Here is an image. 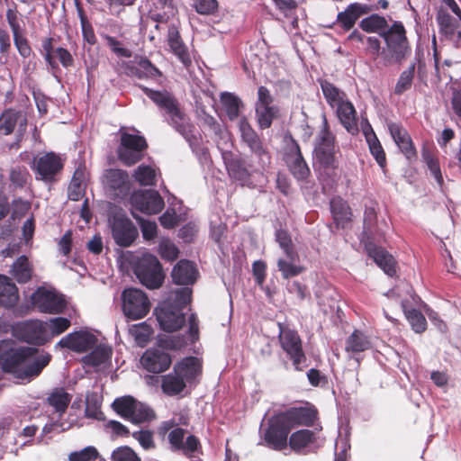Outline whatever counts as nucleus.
Segmentation results:
<instances>
[{"instance_id":"nucleus-15","label":"nucleus","mask_w":461,"mask_h":461,"mask_svg":"<svg viewBox=\"0 0 461 461\" xmlns=\"http://www.w3.org/2000/svg\"><path fill=\"white\" fill-rule=\"evenodd\" d=\"M112 233L115 242L122 247L130 246L138 234L132 222L123 215H116L113 217Z\"/></svg>"},{"instance_id":"nucleus-21","label":"nucleus","mask_w":461,"mask_h":461,"mask_svg":"<svg viewBox=\"0 0 461 461\" xmlns=\"http://www.w3.org/2000/svg\"><path fill=\"white\" fill-rule=\"evenodd\" d=\"M334 108H336L337 116L344 128L352 135L357 134L358 132L357 113L352 103L345 99Z\"/></svg>"},{"instance_id":"nucleus-13","label":"nucleus","mask_w":461,"mask_h":461,"mask_svg":"<svg viewBox=\"0 0 461 461\" xmlns=\"http://www.w3.org/2000/svg\"><path fill=\"white\" fill-rule=\"evenodd\" d=\"M279 340L282 348L293 360L296 369H301L300 365L305 360V355L302 348V340L294 330L281 328Z\"/></svg>"},{"instance_id":"nucleus-42","label":"nucleus","mask_w":461,"mask_h":461,"mask_svg":"<svg viewBox=\"0 0 461 461\" xmlns=\"http://www.w3.org/2000/svg\"><path fill=\"white\" fill-rule=\"evenodd\" d=\"M133 177L140 185H153L156 171L149 166L140 165L135 169Z\"/></svg>"},{"instance_id":"nucleus-57","label":"nucleus","mask_w":461,"mask_h":461,"mask_svg":"<svg viewBox=\"0 0 461 461\" xmlns=\"http://www.w3.org/2000/svg\"><path fill=\"white\" fill-rule=\"evenodd\" d=\"M240 130L242 140L247 143V145L259 140L258 134L254 131L245 118L241 119L240 122Z\"/></svg>"},{"instance_id":"nucleus-2","label":"nucleus","mask_w":461,"mask_h":461,"mask_svg":"<svg viewBox=\"0 0 461 461\" xmlns=\"http://www.w3.org/2000/svg\"><path fill=\"white\" fill-rule=\"evenodd\" d=\"M386 48L381 52L382 67L400 64L410 53L406 32L402 23L394 22L382 33Z\"/></svg>"},{"instance_id":"nucleus-27","label":"nucleus","mask_w":461,"mask_h":461,"mask_svg":"<svg viewBox=\"0 0 461 461\" xmlns=\"http://www.w3.org/2000/svg\"><path fill=\"white\" fill-rule=\"evenodd\" d=\"M19 300V294L16 285L6 276L0 275V305L12 307Z\"/></svg>"},{"instance_id":"nucleus-31","label":"nucleus","mask_w":461,"mask_h":461,"mask_svg":"<svg viewBox=\"0 0 461 461\" xmlns=\"http://www.w3.org/2000/svg\"><path fill=\"white\" fill-rule=\"evenodd\" d=\"M372 343L369 338L360 330H355L346 341L345 349L347 352L359 353L371 348Z\"/></svg>"},{"instance_id":"nucleus-5","label":"nucleus","mask_w":461,"mask_h":461,"mask_svg":"<svg viewBox=\"0 0 461 461\" xmlns=\"http://www.w3.org/2000/svg\"><path fill=\"white\" fill-rule=\"evenodd\" d=\"M335 137L329 131L327 120L323 121V127L319 133V141L314 149L316 163L325 170H334L338 167L336 157Z\"/></svg>"},{"instance_id":"nucleus-3","label":"nucleus","mask_w":461,"mask_h":461,"mask_svg":"<svg viewBox=\"0 0 461 461\" xmlns=\"http://www.w3.org/2000/svg\"><path fill=\"white\" fill-rule=\"evenodd\" d=\"M187 419L180 417L178 420L171 419L160 423L158 428V434L164 438L167 435L168 442L174 450L182 451L187 455L197 450L200 442L194 435H187V431L180 425H186Z\"/></svg>"},{"instance_id":"nucleus-53","label":"nucleus","mask_w":461,"mask_h":461,"mask_svg":"<svg viewBox=\"0 0 461 461\" xmlns=\"http://www.w3.org/2000/svg\"><path fill=\"white\" fill-rule=\"evenodd\" d=\"M132 438H135L140 445L146 450L155 447L153 433L150 430H139L132 433Z\"/></svg>"},{"instance_id":"nucleus-20","label":"nucleus","mask_w":461,"mask_h":461,"mask_svg":"<svg viewBox=\"0 0 461 461\" xmlns=\"http://www.w3.org/2000/svg\"><path fill=\"white\" fill-rule=\"evenodd\" d=\"M95 337L87 332L71 333L63 338L59 345L77 352H84L95 344Z\"/></svg>"},{"instance_id":"nucleus-6","label":"nucleus","mask_w":461,"mask_h":461,"mask_svg":"<svg viewBox=\"0 0 461 461\" xmlns=\"http://www.w3.org/2000/svg\"><path fill=\"white\" fill-rule=\"evenodd\" d=\"M134 272L140 283L150 289L160 287L164 280L159 261L150 254H145L138 260Z\"/></svg>"},{"instance_id":"nucleus-39","label":"nucleus","mask_w":461,"mask_h":461,"mask_svg":"<svg viewBox=\"0 0 461 461\" xmlns=\"http://www.w3.org/2000/svg\"><path fill=\"white\" fill-rule=\"evenodd\" d=\"M129 333L139 346L144 347L150 339L152 329L146 322H141L132 325L129 329Z\"/></svg>"},{"instance_id":"nucleus-1","label":"nucleus","mask_w":461,"mask_h":461,"mask_svg":"<svg viewBox=\"0 0 461 461\" xmlns=\"http://www.w3.org/2000/svg\"><path fill=\"white\" fill-rule=\"evenodd\" d=\"M32 348L11 349L9 356L3 362L5 371L14 374L18 378L25 379L40 375L50 360V355L34 356Z\"/></svg>"},{"instance_id":"nucleus-44","label":"nucleus","mask_w":461,"mask_h":461,"mask_svg":"<svg viewBox=\"0 0 461 461\" xmlns=\"http://www.w3.org/2000/svg\"><path fill=\"white\" fill-rule=\"evenodd\" d=\"M276 240L283 249L288 259L295 261L298 258L297 253L294 250L290 235L284 230H278L276 233Z\"/></svg>"},{"instance_id":"nucleus-37","label":"nucleus","mask_w":461,"mask_h":461,"mask_svg":"<svg viewBox=\"0 0 461 461\" xmlns=\"http://www.w3.org/2000/svg\"><path fill=\"white\" fill-rule=\"evenodd\" d=\"M359 26L366 32H375L382 36V33L388 28V23L384 17L378 14H372L364 18L360 22Z\"/></svg>"},{"instance_id":"nucleus-4","label":"nucleus","mask_w":461,"mask_h":461,"mask_svg":"<svg viewBox=\"0 0 461 461\" xmlns=\"http://www.w3.org/2000/svg\"><path fill=\"white\" fill-rule=\"evenodd\" d=\"M112 407L117 414L136 424L152 420L156 417L152 409L130 395L116 398Z\"/></svg>"},{"instance_id":"nucleus-35","label":"nucleus","mask_w":461,"mask_h":461,"mask_svg":"<svg viewBox=\"0 0 461 461\" xmlns=\"http://www.w3.org/2000/svg\"><path fill=\"white\" fill-rule=\"evenodd\" d=\"M221 101L230 120L233 121L239 117L240 108L243 106L242 101L231 93H222Z\"/></svg>"},{"instance_id":"nucleus-30","label":"nucleus","mask_w":461,"mask_h":461,"mask_svg":"<svg viewBox=\"0 0 461 461\" xmlns=\"http://www.w3.org/2000/svg\"><path fill=\"white\" fill-rule=\"evenodd\" d=\"M315 441V434L310 429H300L291 434L287 445L296 453H301L304 448Z\"/></svg>"},{"instance_id":"nucleus-23","label":"nucleus","mask_w":461,"mask_h":461,"mask_svg":"<svg viewBox=\"0 0 461 461\" xmlns=\"http://www.w3.org/2000/svg\"><path fill=\"white\" fill-rule=\"evenodd\" d=\"M174 371L185 383H191L202 373V363L196 357H186L174 366Z\"/></svg>"},{"instance_id":"nucleus-24","label":"nucleus","mask_w":461,"mask_h":461,"mask_svg":"<svg viewBox=\"0 0 461 461\" xmlns=\"http://www.w3.org/2000/svg\"><path fill=\"white\" fill-rule=\"evenodd\" d=\"M369 11L370 8L366 5L354 3L349 5L344 12L339 13L337 20L345 30L348 31L353 28L360 16L369 13Z\"/></svg>"},{"instance_id":"nucleus-28","label":"nucleus","mask_w":461,"mask_h":461,"mask_svg":"<svg viewBox=\"0 0 461 461\" xmlns=\"http://www.w3.org/2000/svg\"><path fill=\"white\" fill-rule=\"evenodd\" d=\"M167 41L173 53L185 66L191 64V59L187 48L180 39L179 32L175 27L168 30Z\"/></svg>"},{"instance_id":"nucleus-50","label":"nucleus","mask_w":461,"mask_h":461,"mask_svg":"<svg viewBox=\"0 0 461 461\" xmlns=\"http://www.w3.org/2000/svg\"><path fill=\"white\" fill-rule=\"evenodd\" d=\"M112 461H141L136 452L128 446L119 447L112 454Z\"/></svg>"},{"instance_id":"nucleus-17","label":"nucleus","mask_w":461,"mask_h":461,"mask_svg":"<svg viewBox=\"0 0 461 461\" xmlns=\"http://www.w3.org/2000/svg\"><path fill=\"white\" fill-rule=\"evenodd\" d=\"M170 356L160 349H148L140 357L141 366L152 373H161L171 365Z\"/></svg>"},{"instance_id":"nucleus-9","label":"nucleus","mask_w":461,"mask_h":461,"mask_svg":"<svg viewBox=\"0 0 461 461\" xmlns=\"http://www.w3.org/2000/svg\"><path fill=\"white\" fill-rule=\"evenodd\" d=\"M145 93L154 103L167 111L174 126L181 131L185 125V115L173 95L167 91L158 92L148 88H145Z\"/></svg>"},{"instance_id":"nucleus-33","label":"nucleus","mask_w":461,"mask_h":461,"mask_svg":"<svg viewBox=\"0 0 461 461\" xmlns=\"http://www.w3.org/2000/svg\"><path fill=\"white\" fill-rule=\"evenodd\" d=\"M70 401L71 395L62 388L54 389L48 397L49 404L59 414L66 411Z\"/></svg>"},{"instance_id":"nucleus-55","label":"nucleus","mask_w":461,"mask_h":461,"mask_svg":"<svg viewBox=\"0 0 461 461\" xmlns=\"http://www.w3.org/2000/svg\"><path fill=\"white\" fill-rule=\"evenodd\" d=\"M132 216L139 221L143 237L147 240L153 239L157 234V224L154 221H145L132 212Z\"/></svg>"},{"instance_id":"nucleus-43","label":"nucleus","mask_w":461,"mask_h":461,"mask_svg":"<svg viewBox=\"0 0 461 461\" xmlns=\"http://www.w3.org/2000/svg\"><path fill=\"white\" fill-rule=\"evenodd\" d=\"M277 110L273 105L256 106L258 122L260 128L267 129L272 124Z\"/></svg>"},{"instance_id":"nucleus-7","label":"nucleus","mask_w":461,"mask_h":461,"mask_svg":"<svg viewBox=\"0 0 461 461\" xmlns=\"http://www.w3.org/2000/svg\"><path fill=\"white\" fill-rule=\"evenodd\" d=\"M122 310L131 319L138 320L145 317L150 309L147 295L140 289L128 288L122 292Z\"/></svg>"},{"instance_id":"nucleus-8","label":"nucleus","mask_w":461,"mask_h":461,"mask_svg":"<svg viewBox=\"0 0 461 461\" xmlns=\"http://www.w3.org/2000/svg\"><path fill=\"white\" fill-rule=\"evenodd\" d=\"M289 426L277 414L268 421V427L264 433L266 445L274 450L282 451L287 447Z\"/></svg>"},{"instance_id":"nucleus-48","label":"nucleus","mask_w":461,"mask_h":461,"mask_svg":"<svg viewBox=\"0 0 461 461\" xmlns=\"http://www.w3.org/2000/svg\"><path fill=\"white\" fill-rule=\"evenodd\" d=\"M414 70L415 65L412 64L406 70L402 72L394 88V93L396 95H402L411 86Z\"/></svg>"},{"instance_id":"nucleus-62","label":"nucleus","mask_w":461,"mask_h":461,"mask_svg":"<svg viewBox=\"0 0 461 461\" xmlns=\"http://www.w3.org/2000/svg\"><path fill=\"white\" fill-rule=\"evenodd\" d=\"M160 224L166 229L174 228L178 222V216L175 210L168 209L159 217Z\"/></svg>"},{"instance_id":"nucleus-45","label":"nucleus","mask_w":461,"mask_h":461,"mask_svg":"<svg viewBox=\"0 0 461 461\" xmlns=\"http://www.w3.org/2000/svg\"><path fill=\"white\" fill-rule=\"evenodd\" d=\"M321 89L326 100L332 107L346 99V95L328 81L321 83Z\"/></svg>"},{"instance_id":"nucleus-56","label":"nucleus","mask_w":461,"mask_h":461,"mask_svg":"<svg viewBox=\"0 0 461 461\" xmlns=\"http://www.w3.org/2000/svg\"><path fill=\"white\" fill-rule=\"evenodd\" d=\"M69 325L70 321L68 319L62 317L52 318L46 322V326L55 335H59L64 332L69 327Z\"/></svg>"},{"instance_id":"nucleus-47","label":"nucleus","mask_w":461,"mask_h":461,"mask_svg":"<svg viewBox=\"0 0 461 461\" xmlns=\"http://www.w3.org/2000/svg\"><path fill=\"white\" fill-rule=\"evenodd\" d=\"M146 147L147 143L143 137L129 133L122 134L120 148L131 149L141 152Z\"/></svg>"},{"instance_id":"nucleus-36","label":"nucleus","mask_w":461,"mask_h":461,"mask_svg":"<svg viewBox=\"0 0 461 461\" xmlns=\"http://www.w3.org/2000/svg\"><path fill=\"white\" fill-rule=\"evenodd\" d=\"M330 209L334 220L338 224H344L351 220V211L349 206L342 199L337 197L330 202Z\"/></svg>"},{"instance_id":"nucleus-32","label":"nucleus","mask_w":461,"mask_h":461,"mask_svg":"<svg viewBox=\"0 0 461 461\" xmlns=\"http://www.w3.org/2000/svg\"><path fill=\"white\" fill-rule=\"evenodd\" d=\"M192 289L190 287H181L170 292L167 302L164 303L167 306H172L175 309H182L191 303Z\"/></svg>"},{"instance_id":"nucleus-25","label":"nucleus","mask_w":461,"mask_h":461,"mask_svg":"<svg viewBox=\"0 0 461 461\" xmlns=\"http://www.w3.org/2000/svg\"><path fill=\"white\" fill-rule=\"evenodd\" d=\"M368 255L374 258L375 262L386 273L393 276L395 273V262L392 255L387 253L384 249L375 245L368 244L366 246Z\"/></svg>"},{"instance_id":"nucleus-26","label":"nucleus","mask_w":461,"mask_h":461,"mask_svg":"<svg viewBox=\"0 0 461 461\" xmlns=\"http://www.w3.org/2000/svg\"><path fill=\"white\" fill-rule=\"evenodd\" d=\"M33 272V266L28 258L21 256L13 263L9 273L19 284H25L32 278Z\"/></svg>"},{"instance_id":"nucleus-40","label":"nucleus","mask_w":461,"mask_h":461,"mask_svg":"<svg viewBox=\"0 0 461 461\" xmlns=\"http://www.w3.org/2000/svg\"><path fill=\"white\" fill-rule=\"evenodd\" d=\"M131 71L139 77L156 78L161 76V72L147 59H140L136 67L131 68Z\"/></svg>"},{"instance_id":"nucleus-61","label":"nucleus","mask_w":461,"mask_h":461,"mask_svg":"<svg viewBox=\"0 0 461 461\" xmlns=\"http://www.w3.org/2000/svg\"><path fill=\"white\" fill-rule=\"evenodd\" d=\"M367 51L374 56L375 60L377 61V66H382L381 62V44L380 41L375 37H368L366 39Z\"/></svg>"},{"instance_id":"nucleus-14","label":"nucleus","mask_w":461,"mask_h":461,"mask_svg":"<svg viewBox=\"0 0 461 461\" xmlns=\"http://www.w3.org/2000/svg\"><path fill=\"white\" fill-rule=\"evenodd\" d=\"M278 415L292 429L295 426H311L317 419V411L312 406L294 407Z\"/></svg>"},{"instance_id":"nucleus-16","label":"nucleus","mask_w":461,"mask_h":461,"mask_svg":"<svg viewBox=\"0 0 461 461\" xmlns=\"http://www.w3.org/2000/svg\"><path fill=\"white\" fill-rule=\"evenodd\" d=\"M156 314L161 329L167 332L180 330L185 322V317L182 311L172 306L163 305L157 310Z\"/></svg>"},{"instance_id":"nucleus-18","label":"nucleus","mask_w":461,"mask_h":461,"mask_svg":"<svg viewBox=\"0 0 461 461\" xmlns=\"http://www.w3.org/2000/svg\"><path fill=\"white\" fill-rule=\"evenodd\" d=\"M104 183L114 196H124L130 190L127 172L122 169H109L104 176Z\"/></svg>"},{"instance_id":"nucleus-19","label":"nucleus","mask_w":461,"mask_h":461,"mask_svg":"<svg viewBox=\"0 0 461 461\" xmlns=\"http://www.w3.org/2000/svg\"><path fill=\"white\" fill-rule=\"evenodd\" d=\"M285 161L291 173L297 179H305L309 176L310 170L301 154L299 146L295 142L288 147L285 154Z\"/></svg>"},{"instance_id":"nucleus-59","label":"nucleus","mask_w":461,"mask_h":461,"mask_svg":"<svg viewBox=\"0 0 461 461\" xmlns=\"http://www.w3.org/2000/svg\"><path fill=\"white\" fill-rule=\"evenodd\" d=\"M104 39L108 47L120 57L131 58V51L128 49L122 47V43L112 36L105 35Z\"/></svg>"},{"instance_id":"nucleus-41","label":"nucleus","mask_w":461,"mask_h":461,"mask_svg":"<svg viewBox=\"0 0 461 461\" xmlns=\"http://www.w3.org/2000/svg\"><path fill=\"white\" fill-rule=\"evenodd\" d=\"M112 355L111 348L107 346L96 347L89 355L85 357V361L94 366L104 364Z\"/></svg>"},{"instance_id":"nucleus-60","label":"nucleus","mask_w":461,"mask_h":461,"mask_svg":"<svg viewBox=\"0 0 461 461\" xmlns=\"http://www.w3.org/2000/svg\"><path fill=\"white\" fill-rule=\"evenodd\" d=\"M14 44L19 51V53L26 58L31 54V48L28 44L27 40L23 37V35L19 32L18 28L14 27Z\"/></svg>"},{"instance_id":"nucleus-38","label":"nucleus","mask_w":461,"mask_h":461,"mask_svg":"<svg viewBox=\"0 0 461 461\" xmlns=\"http://www.w3.org/2000/svg\"><path fill=\"white\" fill-rule=\"evenodd\" d=\"M84 172L77 168L68 185V197L73 201H78L85 194Z\"/></svg>"},{"instance_id":"nucleus-34","label":"nucleus","mask_w":461,"mask_h":461,"mask_svg":"<svg viewBox=\"0 0 461 461\" xmlns=\"http://www.w3.org/2000/svg\"><path fill=\"white\" fill-rule=\"evenodd\" d=\"M185 385L186 383L175 371L162 377V390L168 395L178 394Z\"/></svg>"},{"instance_id":"nucleus-52","label":"nucleus","mask_w":461,"mask_h":461,"mask_svg":"<svg viewBox=\"0 0 461 461\" xmlns=\"http://www.w3.org/2000/svg\"><path fill=\"white\" fill-rule=\"evenodd\" d=\"M98 457V452L94 447H86L84 449L73 452L69 455V461H93Z\"/></svg>"},{"instance_id":"nucleus-11","label":"nucleus","mask_w":461,"mask_h":461,"mask_svg":"<svg viewBox=\"0 0 461 461\" xmlns=\"http://www.w3.org/2000/svg\"><path fill=\"white\" fill-rule=\"evenodd\" d=\"M132 209L145 214H157L164 208V200L155 190L135 191L131 196Z\"/></svg>"},{"instance_id":"nucleus-54","label":"nucleus","mask_w":461,"mask_h":461,"mask_svg":"<svg viewBox=\"0 0 461 461\" xmlns=\"http://www.w3.org/2000/svg\"><path fill=\"white\" fill-rule=\"evenodd\" d=\"M118 156L119 158L127 166H131L137 163L142 158L140 151L125 148H119Z\"/></svg>"},{"instance_id":"nucleus-10","label":"nucleus","mask_w":461,"mask_h":461,"mask_svg":"<svg viewBox=\"0 0 461 461\" xmlns=\"http://www.w3.org/2000/svg\"><path fill=\"white\" fill-rule=\"evenodd\" d=\"M63 163L54 152L45 153L36 157L33 160L32 169L36 173V179L44 182H52L61 171Z\"/></svg>"},{"instance_id":"nucleus-51","label":"nucleus","mask_w":461,"mask_h":461,"mask_svg":"<svg viewBox=\"0 0 461 461\" xmlns=\"http://www.w3.org/2000/svg\"><path fill=\"white\" fill-rule=\"evenodd\" d=\"M159 254L162 258L173 261L178 257V249L168 240H164L159 243Z\"/></svg>"},{"instance_id":"nucleus-12","label":"nucleus","mask_w":461,"mask_h":461,"mask_svg":"<svg viewBox=\"0 0 461 461\" xmlns=\"http://www.w3.org/2000/svg\"><path fill=\"white\" fill-rule=\"evenodd\" d=\"M32 303L40 312L50 314L60 313L65 308V300L62 295L42 287L32 294Z\"/></svg>"},{"instance_id":"nucleus-64","label":"nucleus","mask_w":461,"mask_h":461,"mask_svg":"<svg viewBox=\"0 0 461 461\" xmlns=\"http://www.w3.org/2000/svg\"><path fill=\"white\" fill-rule=\"evenodd\" d=\"M388 129L391 133V136L393 137V140L397 145L409 137V134L406 131V130L397 123H389Z\"/></svg>"},{"instance_id":"nucleus-22","label":"nucleus","mask_w":461,"mask_h":461,"mask_svg":"<svg viewBox=\"0 0 461 461\" xmlns=\"http://www.w3.org/2000/svg\"><path fill=\"white\" fill-rule=\"evenodd\" d=\"M197 269L194 265L185 259L180 260L173 268L171 276L176 285H193L197 279Z\"/></svg>"},{"instance_id":"nucleus-63","label":"nucleus","mask_w":461,"mask_h":461,"mask_svg":"<svg viewBox=\"0 0 461 461\" xmlns=\"http://www.w3.org/2000/svg\"><path fill=\"white\" fill-rule=\"evenodd\" d=\"M55 59H58L65 68L72 67L74 64V59L72 55L64 48H57L54 50L53 60H55Z\"/></svg>"},{"instance_id":"nucleus-29","label":"nucleus","mask_w":461,"mask_h":461,"mask_svg":"<svg viewBox=\"0 0 461 461\" xmlns=\"http://www.w3.org/2000/svg\"><path fill=\"white\" fill-rule=\"evenodd\" d=\"M19 123L20 131H24L26 119L20 113L12 110H7L0 117V132L5 135L11 134L15 125Z\"/></svg>"},{"instance_id":"nucleus-46","label":"nucleus","mask_w":461,"mask_h":461,"mask_svg":"<svg viewBox=\"0 0 461 461\" xmlns=\"http://www.w3.org/2000/svg\"><path fill=\"white\" fill-rule=\"evenodd\" d=\"M401 305H402V307L403 309V312L405 313V316L408 319V321H410L412 329L417 333L423 332L426 330L427 322H426V319L422 315V313L420 312L417 310H409V311H407L405 309V304H404L403 302L401 303Z\"/></svg>"},{"instance_id":"nucleus-58","label":"nucleus","mask_w":461,"mask_h":461,"mask_svg":"<svg viewBox=\"0 0 461 461\" xmlns=\"http://www.w3.org/2000/svg\"><path fill=\"white\" fill-rule=\"evenodd\" d=\"M438 22L441 30L446 34H453L455 31V24L453 17L446 12L440 11L438 14Z\"/></svg>"},{"instance_id":"nucleus-49","label":"nucleus","mask_w":461,"mask_h":461,"mask_svg":"<svg viewBox=\"0 0 461 461\" xmlns=\"http://www.w3.org/2000/svg\"><path fill=\"white\" fill-rule=\"evenodd\" d=\"M294 263V261H292L291 259L286 261L281 258L277 261L278 269L282 273L284 278L287 279L295 276L304 270L303 267L296 266Z\"/></svg>"}]
</instances>
